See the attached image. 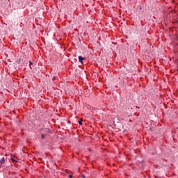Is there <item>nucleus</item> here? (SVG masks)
<instances>
[{
	"label": "nucleus",
	"instance_id": "nucleus-1",
	"mask_svg": "<svg viewBox=\"0 0 178 178\" xmlns=\"http://www.w3.org/2000/svg\"><path fill=\"white\" fill-rule=\"evenodd\" d=\"M5 163V158L3 157L0 160V168H2V165Z\"/></svg>",
	"mask_w": 178,
	"mask_h": 178
},
{
	"label": "nucleus",
	"instance_id": "nucleus-2",
	"mask_svg": "<svg viewBox=\"0 0 178 178\" xmlns=\"http://www.w3.org/2000/svg\"><path fill=\"white\" fill-rule=\"evenodd\" d=\"M79 62L83 63V60H84V58L81 56H79Z\"/></svg>",
	"mask_w": 178,
	"mask_h": 178
},
{
	"label": "nucleus",
	"instance_id": "nucleus-3",
	"mask_svg": "<svg viewBox=\"0 0 178 178\" xmlns=\"http://www.w3.org/2000/svg\"><path fill=\"white\" fill-rule=\"evenodd\" d=\"M81 122H83V118H81V120H79L78 122L79 124H80V126H81V124H83V123H81Z\"/></svg>",
	"mask_w": 178,
	"mask_h": 178
},
{
	"label": "nucleus",
	"instance_id": "nucleus-4",
	"mask_svg": "<svg viewBox=\"0 0 178 178\" xmlns=\"http://www.w3.org/2000/svg\"><path fill=\"white\" fill-rule=\"evenodd\" d=\"M11 160L13 162H17V160H16L15 158H11Z\"/></svg>",
	"mask_w": 178,
	"mask_h": 178
},
{
	"label": "nucleus",
	"instance_id": "nucleus-5",
	"mask_svg": "<svg viewBox=\"0 0 178 178\" xmlns=\"http://www.w3.org/2000/svg\"><path fill=\"white\" fill-rule=\"evenodd\" d=\"M31 65H33V62L30 61L29 62V65H30L31 69Z\"/></svg>",
	"mask_w": 178,
	"mask_h": 178
},
{
	"label": "nucleus",
	"instance_id": "nucleus-6",
	"mask_svg": "<svg viewBox=\"0 0 178 178\" xmlns=\"http://www.w3.org/2000/svg\"><path fill=\"white\" fill-rule=\"evenodd\" d=\"M56 79V77L54 76V77H53L52 81H55Z\"/></svg>",
	"mask_w": 178,
	"mask_h": 178
},
{
	"label": "nucleus",
	"instance_id": "nucleus-7",
	"mask_svg": "<svg viewBox=\"0 0 178 178\" xmlns=\"http://www.w3.org/2000/svg\"><path fill=\"white\" fill-rule=\"evenodd\" d=\"M41 137H42V138H44V137H45V136L44 134H42Z\"/></svg>",
	"mask_w": 178,
	"mask_h": 178
},
{
	"label": "nucleus",
	"instance_id": "nucleus-8",
	"mask_svg": "<svg viewBox=\"0 0 178 178\" xmlns=\"http://www.w3.org/2000/svg\"><path fill=\"white\" fill-rule=\"evenodd\" d=\"M81 176H82L83 178H86V175H82Z\"/></svg>",
	"mask_w": 178,
	"mask_h": 178
},
{
	"label": "nucleus",
	"instance_id": "nucleus-9",
	"mask_svg": "<svg viewBox=\"0 0 178 178\" xmlns=\"http://www.w3.org/2000/svg\"><path fill=\"white\" fill-rule=\"evenodd\" d=\"M69 177H70V178H72V177H73V175H70Z\"/></svg>",
	"mask_w": 178,
	"mask_h": 178
}]
</instances>
